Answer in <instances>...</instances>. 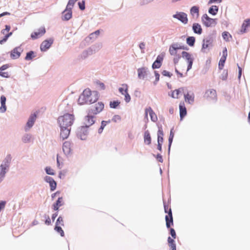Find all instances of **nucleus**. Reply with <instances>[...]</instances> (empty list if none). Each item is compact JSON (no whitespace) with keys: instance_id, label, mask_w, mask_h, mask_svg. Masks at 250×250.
Returning a JSON list of instances; mask_svg holds the SVG:
<instances>
[{"instance_id":"1","label":"nucleus","mask_w":250,"mask_h":250,"mask_svg":"<svg viewBox=\"0 0 250 250\" xmlns=\"http://www.w3.org/2000/svg\"><path fill=\"white\" fill-rule=\"evenodd\" d=\"M216 31L214 30L206 38L203 40L201 50L202 52L207 53L206 49L213 46V42L216 39Z\"/></svg>"},{"instance_id":"2","label":"nucleus","mask_w":250,"mask_h":250,"mask_svg":"<svg viewBox=\"0 0 250 250\" xmlns=\"http://www.w3.org/2000/svg\"><path fill=\"white\" fill-rule=\"evenodd\" d=\"M74 120L75 117L73 114L65 113L58 117L57 122L59 126L71 127L74 123Z\"/></svg>"},{"instance_id":"3","label":"nucleus","mask_w":250,"mask_h":250,"mask_svg":"<svg viewBox=\"0 0 250 250\" xmlns=\"http://www.w3.org/2000/svg\"><path fill=\"white\" fill-rule=\"evenodd\" d=\"M164 212L167 214L165 216L166 225L167 229H169L170 227L173 226V219L172 216V212L171 208H169L168 204H167L166 201L163 200Z\"/></svg>"},{"instance_id":"4","label":"nucleus","mask_w":250,"mask_h":250,"mask_svg":"<svg viewBox=\"0 0 250 250\" xmlns=\"http://www.w3.org/2000/svg\"><path fill=\"white\" fill-rule=\"evenodd\" d=\"M92 94V91L88 88L85 89L81 94L78 100L79 104H89L90 100Z\"/></svg>"},{"instance_id":"5","label":"nucleus","mask_w":250,"mask_h":250,"mask_svg":"<svg viewBox=\"0 0 250 250\" xmlns=\"http://www.w3.org/2000/svg\"><path fill=\"white\" fill-rule=\"evenodd\" d=\"M88 129L87 126L82 125L77 128L76 134L78 138L81 140H86L88 134Z\"/></svg>"},{"instance_id":"6","label":"nucleus","mask_w":250,"mask_h":250,"mask_svg":"<svg viewBox=\"0 0 250 250\" xmlns=\"http://www.w3.org/2000/svg\"><path fill=\"white\" fill-rule=\"evenodd\" d=\"M104 103L102 102H99L95 105L90 106V107L87 110L86 112L96 115L104 110Z\"/></svg>"},{"instance_id":"7","label":"nucleus","mask_w":250,"mask_h":250,"mask_svg":"<svg viewBox=\"0 0 250 250\" xmlns=\"http://www.w3.org/2000/svg\"><path fill=\"white\" fill-rule=\"evenodd\" d=\"M138 78L141 80H145L148 77L151 79L153 77L147 67L143 66L137 69Z\"/></svg>"},{"instance_id":"8","label":"nucleus","mask_w":250,"mask_h":250,"mask_svg":"<svg viewBox=\"0 0 250 250\" xmlns=\"http://www.w3.org/2000/svg\"><path fill=\"white\" fill-rule=\"evenodd\" d=\"M201 21L207 27L214 26L217 24V19L211 18L207 14H204L202 16Z\"/></svg>"},{"instance_id":"9","label":"nucleus","mask_w":250,"mask_h":250,"mask_svg":"<svg viewBox=\"0 0 250 250\" xmlns=\"http://www.w3.org/2000/svg\"><path fill=\"white\" fill-rule=\"evenodd\" d=\"M37 112H34L30 115L24 126L25 131H28L31 128L33 127L37 118Z\"/></svg>"},{"instance_id":"10","label":"nucleus","mask_w":250,"mask_h":250,"mask_svg":"<svg viewBox=\"0 0 250 250\" xmlns=\"http://www.w3.org/2000/svg\"><path fill=\"white\" fill-rule=\"evenodd\" d=\"M87 112V115L85 116L84 118V126H87L88 128H89L92 125H94L95 122V115L92 113H89L88 112Z\"/></svg>"},{"instance_id":"11","label":"nucleus","mask_w":250,"mask_h":250,"mask_svg":"<svg viewBox=\"0 0 250 250\" xmlns=\"http://www.w3.org/2000/svg\"><path fill=\"white\" fill-rule=\"evenodd\" d=\"M165 56V53L162 52L157 56L156 60L152 64L151 67L152 69L155 70L156 69H159L161 67Z\"/></svg>"},{"instance_id":"12","label":"nucleus","mask_w":250,"mask_h":250,"mask_svg":"<svg viewBox=\"0 0 250 250\" xmlns=\"http://www.w3.org/2000/svg\"><path fill=\"white\" fill-rule=\"evenodd\" d=\"M54 42V39L50 38L43 41L40 45V50L42 52L47 51L52 46Z\"/></svg>"},{"instance_id":"13","label":"nucleus","mask_w":250,"mask_h":250,"mask_svg":"<svg viewBox=\"0 0 250 250\" xmlns=\"http://www.w3.org/2000/svg\"><path fill=\"white\" fill-rule=\"evenodd\" d=\"M172 17L177 19L182 23L186 24L188 23V18L187 14L183 12H176V13L172 15Z\"/></svg>"},{"instance_id":"14","label":"nucleus","mask_w":250,"mask_h":250,"mask_svg":"<svg viewBox=\"0 0 250 250\" xmlns=\"http://www.w3.org/2000/svg\"><path fill=\"white\" fill-rule=\"evenodd\" d=\"M21 45L15 47L10 52V58L13 60L19 58L23 49L21 47Z\"/></svg>"},{"instance_id":"15","label":"nucleus","mask_w":250,"mask_h":250,"mask_svg":"<svg viewBox=\"0 0 250 250\" xmlns=\"http://www.w3.org/2000/svg\"><path fill=\"white\" fill-rule=\"evenodd\" d=\"M59 110H62L61 113L63 114H71L73 109L70 104L66 103L64 101L59 105Z\"/></svg>"},{"instance_id":"16","label":"nucleus","mask_w":250,"mask_h":250,"mask_svg":"<svg viewBox=\"0 0 250 250\" xmlns=\"http://www.w3.org/2000/svg\"><path fill=\"white\" fill-rule=\"evenodd\" d=\"M60 128V137L62 138L63 140L67 139L69 136L71 127L66 126H59Z\"/></svg>"},{"instance_id":"17","label":"nucleus","mask_w":250,"mask_h":250,"mask_svg":"<svg viewBox=\"0 0 250 250\" xmlns=\"http://www.w3.org/2000/svg\"><path fill=\"white\" fill-rule=\"evenodd\" d=\"M46 33L44 27H41L37 31H34L31 34L30 37L33 40H35L42 36Z\"/></svg>"},{"instance_id":"18","label":"nucleus","mask_w":250,"mask_h":250,"mask_svg":"<svg viewBox=\"0 0 250 250\" xmlns=\"http://www.w3.org/2000/svg\"><path fill=\"white\" fill-rule=\"evenodd\" d=\"M148 112L149 113V116L150 117L151 120L153 122H155L157 121V117L154 111L152 110V108L149 106L147 108L145 109V118L146 119V122L148 121Z\"/></svg>"},{"instance_id":"19","label":"nucleus","mask_w":250,"mask_h":250,"mask_svg":"<svg viewBox=\"0 0 250 250\" xmlns=\"http://www.w3.org/2000/svg\"><path fill=\"white\" fill-rule=\"evenodd\" d=\"M44 180L45 182L49 184L50 191H54L56 189L57 183L52 177L45 176L44 177Z\"/></svg>"},{"instance_id":"20","label":"nucleus","mask_w":250,"mask_h":250,"mask_svg":"<svg viewBox=\"0 0 250 250\" xmlns=\"http://www.w3.org/2000/svg\"><path fill=\"white\" fill-rule=\"evenodd\" d=\"M64 202L62 197H59L57 200L52 204V209L54 211H59V208L64 205Z\"/></svg>"},{"instance_id":"21","label":"nucleus","mask_w":250,"mask_h":250,"mask_svg":"<svg viewBox=\"0 0 250 250\" xmlns=\"http://www.w3.org/2000/svg\"><path fill=\"white\" fill-rule=\"evenodd\" d=\"M179 114L180 120L182 121L187 115V110L184 102H180L179 105Z\"/></svg>"},{"instance_id":"22","label":"nucleus","mask_w":250,"mask_h":250,"mask_svg":"<svg viewBox=\"0 0 250 250\" xmlns=\"http://www.w3.org/2000/svg\"><path fill=\"white\" fill-rule=\"evenodd\" d=\"M62 21H69L72 17V7L69 8L66 11H65V9L62 12Z\"/></svg>"},{"instance_id":"23","label":"nucleus","mask_w":250,"mask_h":250,"mask_svg":"<svg viewBox=\"0 0 250 250\" xmlns=\"http://www.w3.org/2000/svg\"><path fill=\"white\" fill-rule=\"evenodd\" d=\"M249 27H250V19H247L244 21L242 24L241 29L238 33L242 34L246 33L247 29Z\"/></svg>"},{"instance_id":"24","label":"nucleus","mask_w":250,"mask_h":250,"mask_svg":"<svg viewBox=\"0 0 250 250\" xmlns=\"http://www.w3.org/2000/svg\"><path fill=\"white\" fill-rule=\"evenodd\" d=\"M71 143L69 141H65L62 145V149L64 154L66 156H68L71 152L70 147Z\"/></svg>"},{"instance_id":"25","label":"nucleus","mask_w":250,"mask_h":250,"mask_svg":"<svg viewBox=\"0 0 250 250\" xmlns=\"http://www.w3.org/2000/svg\"><path fill=\"white\" fill-rule=\"evenodd\" d=\"M181 55L182 57L186 60L187 63L194 62V58L190 53L183 51L182 52Z\"/></svg>"},{"instance_id":"26","label":"nucleus","mask_w":250,"mask_h":250,"mask_svg":"<svg viewBox=\"0 0 250 250\" xmlns=\"http://www.w3.org/2000/svg\"><path fill=\"white\" fill-rule=\"evenodd\" d=\"M158 130L157 133V143H162L164 142V133L163 132L162 125H158Z\"/></svg>"},{"instance_id":"27","label":"nucleus","mask_w":250,"mask_h":250,"mask_svg":"<svg viewBox=\"0 0 250 250\" xmlns=\"http://www.w3.org/2000/svg\"><path fill=\"white\" fill-rule=\"evenodd\" d=\"M178 45L179 43L178 42H173L170 45L168 51L170 55L175 56L177 55V51L179 50Z\"/></svg>"},{"instance_id":"28","label":"nucleus","mask_w":250,"mask_h":250,"mask_svg":"<svg viewBox=\"0 0 250 250\" xmlns=\"http://www.w3.org/2000/svg\"><path fill=\"white\" fill-rule=\"evenodd\" d=\"M199 6L198 5L192 6L190 9V14L193 18H198L199 16Z\"/></svg>"},{"instance_id":"29","label":"nucleus","mask_w":250,"mask_h":250,"mask_svg":"<svg viewBox=\"0 0 250 250\" xmlns=\"http://www.w3.org/2000/svg\"><path fill=\"white\" fill-rule=\"evenodd\" d=\"M184 97L186 103L190 104H193L194 102V94L193 93L189 94L188 91L187 93H184Z\"/></svg>"},{"instance_id":"30","label":"nucleus","mask_w":250,"mask_h":250,"mask_svg":"<svg viewBox=\"0 0 250 250\" xmlns=\"http://www.w3.org/2000/svg\"><path fill=\"white\" fill-rule=\"evenodd\" d=\"M6 97L2 95L0 98V102L1 104V106L0 107V113H4L7 109V107L6 105Z\"/></svg>"},{"instance_id":"31","label":"nucleus","mask_w":250,"mask_h":250,"mask_svg":"<svg viewBox=\"0 0 250 250\" xmlns=\"http://www.w3.org/2000/svg\"><path fill=\"white\" fill-rule=\"evenodd\" d=\"M193 32L196 34L201 35L203 32L201 25L199 23H193L192 26Z\"/></svg>"},{"instance_id":"32","label":"nucleus","mask_w":250,"mask_h":250,"mask_svg":"<svg viewBox=\"0 0 250 250\" xmlns=\"http://www.w3.org/2000/svg\"><path fill=\"white\" fill-rule=\"evenodd\" d=\"M9 169V168L3 165H0V183L3 181Z\"/></svg>"},{"instance_id":"33","label":"nucleus","mask_w":250,"mask_h":250,"mask_svg":"<svg viewBox=\"0 0 250 250\" xmlns=\"http://www.w3.org/2000/svg\"><path fill=\"white\" fill-rule=\"evenodd\" d=\"M144 143L147 145H150L151 144V137L148 130L145 131L144 134Z\"/></svg>"},{"instance_id":"34","label":"nucleus","mask_w":250,"mask_h":250,"mask_svg":"<svg viewBox=\"0 0 250 250\" xmlns=\"http://www.w3.org/2000/svg\"><path fill=\"white\" fill-rule=\"evenodd\" d=\"M99 98V93L97 91H92V94L90 100V104L97 102Z\"/></svg>"},{"instance_id":"35","label":"nucleus","mask_w":250,"mask_h":250,"mask_svg":"<svg viewBox=\"0 0 250 250\" xmlns=\"http://www.w3.org/2000/svg\"><path fill=\"white\" fill-rule=\"evenodd\" d=\"M206 95L208 97H210L213 100H216V90L213 89L207 90L206 92Z\"/></svg>"},{"instance_id":"36","label":"nucleus","mask_w":250,"mask_h":250,"mask_svg":"<svg viewBox=\"0 0 250 250\" xmlns=\"http://www.w3.org/2000/svg\"><path fill=\"white\" fill-rule=\"evenodd\" d=\"M167 243L170 250H176V245L174 239L168 236L167 238Z\"/></svg>"},{"instance_id":"37","label":"nucleus","mask_w":250,"mask_h":250,"mask_svg":"<svg viewBox=\"0 0 250 250\" xmlns=\"http://www.w3.org/2000/svg\"><path fill=\"white\" fill-rule=\"evenodd\" d=\"M12 157L11 154H8L6 155V157L3 160L1 165H3V166L6 167H7L9 168L11 162Z\"/></svg>"},{"instance_id":"38","label":"nucleus","mask_w":250,"mask_h":250,"mask_svg":"<svg viewBox=\"0 0 250 250\" xmlns=\"http://www.w3.org/2000/svg\"><path fill=\"white\" fill-rule=\"evenodd\" d=\"M36 57V52L33 50H30L26 53L24 60L25 61H31Z\"/></svg>"},{"instance_id":"39","label":"nucleus","mask_w":250,"mask_h":250,"mask_svg":"<svg viewBox=\"0 0 250 250\" xmlns=\"http://www.w3.org/2000/svg\"><path fill=\"white\" fill-rule=\"evenodd\" d=\"M196 38L195 37L188 36L186 38V43L190 47H193L194 46Z\"/></svg>"},{"instance_id":"40","label":"nucleus","mask_w":250,"mask_h":250,"mask_svg":"<svg viewBox=\"0 0 250 250\" xmlns=\"http://www.w3.org/2000/svg\"><path fill=\"white\" fill-rule=\"evenodd\" d=\"M124 87H126V90H125V92L123 95L125 96V101L126 103H128L131 101V97L128 92V86L126 83H124L122 84Z\"/></svg>"},{"instance_id":"41","label":"nucleus","mask_w":250,"mask_h":250,"mask_svg":"<svg viewBox=\"0 0 250 250\" xmlns=\"http://www.w3.org/2000/svg\"><path fill=\"white\" fill-rule=\"evenodd\" d=\"M219 10V7L217 5H212L208 9V13L212 16L217 15Z\"/></svg>"},{"instance_id":"42","label":"nucleus","mask_w":250,"mask_h":250,"mask_svg":"<svg viewBox=\"0 0 250 250\" xmlns=\"http://www.w3.org/2000/svg\"><path fill=\"white\" fill-rule=\"evenodd\" d=\"M121 104V102L118 100H113L109 102V107L113 109H117L120 106V105Z\"/></svg>"},{"instance_id":"43","label":"nucleus","mask_w":250,"mask_h":250,"mask_svg":"<svg viewBox=\"0 0 250 250\" xmlns=\"http://www.w3.org/2000/svg\"><path fill=\"white\" fill-rule=\"evenodd\" d=\"M31 138L32 135L30 134L26 133L22 136L21 140L24 143H29L31 142Z\"/></svg>"},{"instance_id":"44","label":"nucleus","mask_w":250,"mask_h":250,"mask_svg":"<svg viewBox=\"0 0 250 250\" xmlns=\"http://www.w3.org/2000/svg\"><path fill=\"white\" fill-rule=\"evenodd\" d=\"M222 37L224 40L226 42H229V38L232 39V36L230 34V33L228 31H224L222 33Z\"/></svg>"},{"instance_id":"45","label":"nucleus","mask_w":250,"mask_h":250,"mask_svg":"<svg viewBox=\"0 0 250 250\" xmlns=\"http://www.w3.org/2000/svg\"><path fill=\"white\" fill-rule=\"evenodd\" d=\"M54 230L59 233L62 237L64 236V232L62 229L61 226H58V225H55L54 226Z\"/></svg>"},{"instance_id":"46","label":"nucleus","mask_w":250,"mask_h":250,"mask_svg":"<svg viewBox=\"0 0 250 250\" xmlns=\"http://www.w3.org/2000/svg\"><path fill=\"white\" fill-rule=\"evenodd\" d=\"M226 60L227 58L221 57L220 58L218 63V69L219 70H222L223 69Z\"/></svg>"},{"instance_id":"47","label":"nucleus","mask_w":250,"mask_h":250,"mask_svg":"<svg viewBox=\"0 0 250 250\" xmlns=\"http://www.w3.org/2000/svg\"><path fill=\"white\" fill-rule=\"evenodd\" d=\"M46 173L49 175H55V172L54 170L49 166L46 167L44 168Z\"/></svg>"},{"instance_id":"48","label":"nucleus","mask_w":250,"mask_h":250,"mask_svg":"<svg viewBox=\"0 0 250 250\" xmlns=\"http://www.w3.org/2000/svg\"><path fill=\"white\" fill-rule=\"evenodd\" d=\"M55 225H58V226L61 225L62 226H64V221H63V217L62 216V215H60L58 217V218H57V219L56 220Z\"/></svg>"},{"instance_id":"49","label":"nucleus","mask_w":250,"mask_h":250,"mask_svg":"<svg viewBox=\"0 0 250 250\" xmlns=\"http://www.w3.org/2000/svg\"><path fill=\"white\" fill-rule=\"evenodd\" d=\"M173 130H174V128L172 127V128L170 129V130L169 136L168 139V144H172L173 138L174 137V132Z\"/></svg>"},{"instance_id":"50","label":"nucleus","mask_w":250,"mask_h":250,"mask_svg":"<svg viewBox=\"0 0 250 250\" xmlns=\"http://www.w3.org/2000/svg\"><path fill=\"white\" fill-rule=\"evenodd\" d=\"M78 5L79 9L83 11L85 9V0H82L78 2Z\"/></svg>"},{"instance_id":"51","label":"nucleus","mask_w":250,"mask_h":250,"mask_svg":"<svg viewBox=\"0 0 250 250\" xmlns=\"http://www.w3.org/2000/svg\"><path fill=\"white\" fill-rule=\"evenodd\" d=\"M76 2L74 0H69L65 7V11L71 7L72 9Z\"/></svg>"},{"instance_id":"52","label":"nucleus","mask_w":250,"mask_h":250,"mask_svg":"<svg viewBox=\"0 0 250 250\" xmlns=\"http://www.w3.org/2000/svg\"><path fill=\"white\" fill-rule=\"evenodd\" d=\"M43 217L44 218V223L45 224H46V225H51V219L49 216V215L46 214H44L43 216Z\"/></svg>"},{"instance_id":"53","label":"nucleus","mask_w":250,"mask_h":250,"mask_svg":"<svg viewBox=\"0 0 250 250\" xmlns=\"http://www.w3.org/2000/svg\"><path fill=\"white\" fill-rule=\"evenodd\" d=\"M228 75V70L226 69H224L223 71V72L221 74V76L220 77V78L223 81H226L227 79Z\"/></svg>"},{"instance_id":"54","label":"nucleus","mask_w":250,"mask_h":250,"mask_svg":"<svg viewBox=\"0 0 250 250\" xmlns=\"http://www.w3.org/2000/svg\"><path fill=\"white\" fill-rule=\"evenodd\" d=\"M153 157H154L157 161L160 163L163 162V158L162 155L160 153L157 154H152Z\"/></svg>"},{"instance_id":"55","label":"nucleus","mask_w":250,"mask_h":250,"mask_svg":"<svg viewBox=\"0 0 250 250\" xmlns=\"http://www.w3.org/2000/svg\"><path fill=\"white\" fill-rule=\"evenodd\" d=\"M169 229V233L173 239H175L176 237V233L175 229L173 228H170L168 229Z\"/></svg>"},{"instance_id":"56","label":"nucleus","mask_w":250,"mask_h":250,"mask_svg":"<svg viewBox=\"0 0 250 250\" xmlns=\"http://www.w3.org/2000/svg\"><path fill=\"white\" fill-rule=\"evenodd\" d=\"M105 122V121L104 120H103L102 122H101V126L100 127H99V128L98 129V133L99 134H101L103 131V130L104 129V128L105 127V126H106L105 125V124H104Z\"/></svg>"},{"instance_id":"57","label":"nucleus","mask_w":250,"mask_h":250,"mask_svg":"<svg viewBox=\"0 0 250 250\" xmlns=\"http://www.w3.org/2000/svg\"><path fill=\"white\" fill-rule=\"evenodd\" d=\"M96 83L97 86L99 87V88L102 90H104L105 88V84L101 81L98 80L96 82Z\"/></svg>"},{"instance_id":"58","label":"nucleus","mask_w":250,"mask_h":250,"mask_svg":"<svg viewBox=\"0 0 250 250\" xmlns=\"http://www.w3.org/2000/svg\"><path fill=\"white\" fill-rule=\"evenodd\" d=\"M161 73L163 76L167 77L168 78H171L172 76V74L171 72L165 70H163Z\"/></svg>"},{"instance_id":"59","label":"nucleus","mask_w":250,"mask_h":250,"mask_svg":"<svg viewBox=\"0 0 250 250\" xmlns=\"http://www.w3.org/2000/svg\"><path fill=\"white\" fill-rule=\"evenodd\" d=\"M0 76L4 78H9L10 77V75L7 72L0 71Z\"/></svg>"},{"instance_id":"60","label":"nucleus","mask_w":250,"mask_h":250,"mask_svg":"<svg viewBox=\"0 0 250 250\" xmlns=\"http://www.w3.org/2000/svg\"><path fill=\"white\" fill-rule=\"evenodd\" d=\"M175 56V57L173 59V63L174 65H176L178 63L179 60L182 57V55L180 56V55H176Z\"/></svg>"},{"instance_id":"61","label":"nucleus","mask_w":250,"mask_h":250,"mask_svg":"<svg viewBox=\"0 0 250 250\" xmlns=\"http://www.w3.org/2000/svg\"><path fill=\"white\" fill-rule=\"evenodd\" d=\"M10 67V64L7 63V64H3L1 66H0V71H4V70L8 69Z\"/></svg>"},{"instance_id":"62","label":"nucleus","mask_w":250,"mask_h":250,"mask_svg":"<svg viewBox=\"0 0 250 250\" xmlns=\"http://www.w3.org/2000/svg\"><path fill=\"white\" fill-rule=\"evenodd\" d=\"M121 120V117L120 115H114L112 117L111 121L114 123H116L117 120L120 121Z\"/></svg>"},{"instance_id":"63","label":"nucleus","mask_w":250,"mask_h":250,"mask_svg":"<svg viewBox=\"0 0 250 250\" xmlns=\"http://www.w3.org/2000/svg\"><path fill=\"white\" fill-rule=\"evenodd\" d=\"M184 89H185V87H181L178 89H175V91L176 92V94L177 96L178 97L180 94H181L182 92H184Z\"/></svg>"},{"instance_id":"64","label":"nucleus","mask_w":250,"mask_h":250,"mask_svg":"<svg viewBox=\"0 0 250 250\" xmlns=\"http://www.w3.org/2000/svg\"><path fill=\"white\" fill-rule=\"evenodd\" d=\"M6 202L4 200L0 201V212L5 207Z\"/></svg>"}]
</instances>
